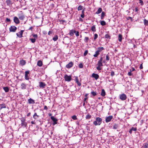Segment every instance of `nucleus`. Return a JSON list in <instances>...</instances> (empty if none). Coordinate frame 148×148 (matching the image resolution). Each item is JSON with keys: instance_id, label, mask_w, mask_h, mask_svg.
I'll return each instance as SVG.
<instances>
[{"instance_id": "6e6d98bb", "label": "nucleus", "mask_w": 148, "mask_h": 148, "mask_svg": "<svg viewBox=\"0 0 148 148\" xmlns=\"http://www.w3.org/2000/svg\"><path fill=\"white\" fill-rule=\"evenodd\" d=\"M75 82L77 81H79V80L77 77H75Z\"/></svg>"}, {"instance_id": "a878e982", "label": "nucleus", "mask_w": 148, "mask_h": 148, "mask_svg": "<svg viewBox=\"0 0 148 148\" xmlns=\"http://www.w3.org/2000/svg\"><path fill=\"white\" fill-rule=\"evenodd\" d=\"M101 95L103 97L104 96L106 95V92L104 89H102V90Z\"/></svg>"}, {"instance_id": "aec40b11", "label": "nucleus", "mask_w": 148, "mask_h": 148, "mask_svg": "<svg viewBox=\"0 0 148 148\" xmlns=\"http://www.w3.org/2000/svg\"><path fill=\"white\" fill-rule=\"evenodd\" d=\"M122 36L121 34H119L118 35V40L119 41L121 42L122 41Z\"/></svg>"}, {"instance_id": "de8ad7c7", "label": "nucleus", "mask_w": 148, "mask_h": 148, "mask_svg": "<svg viewBox=\"0 0 148 148\" xmlns=\"http://www.w3.org/2000/svg\"><path fill=\"white\" fill-rule=\"evenodd\" d=\"M72 119L74 120H76L77 119L76 116L75 115L73 116L72 117Z\"/></svg>"}, {"instance_id": "393cba45", "label": "nucleus", "mask_w": 148, "mask_h": 148, "mask_svg": "<svg viewBox=\"0 0 148 148\" xmlns=\"http://www.w3.org/2000/svg\"><path fill=\"white\" fill-rule=\"evenodd\" d=\"M39 116L37 115L36 113H35L34 115L33 116V118L35 119H36L37 118L39 117Z\"/></svg>"}, {"instance_id": "4d7b16f0", "label": "nucleus", "mask_w": 148, "mask_h": 148, "mask_svg": "<svg viewBox=\"0 0 148 148\" xmlns=\"http://www.w3.org/2000/svg\"><path fill=\"white\" fill-rule=\"evenodd\" d=\"M76 36L77 37H78L79 36V32L77 31L76 33Z\"/></svg>"}, {"instance_id": "f704fd0d", "label": "nucleus", "mask_w": 148, "mask_h": 148, "mask_svg": "<svg viewBox=\"0 0 148 148\" xmlns=\"http://www.w3.org/2000/svg\"><path fill=\"white\" fill-rule=\"evenodd\" d=\"M58 38V36L57 35H56L54 36L53 38V40L54 41H56Z\"/></svg>"}, {"instance_id": "1a4fd4ad", "label": "nucleus", "mask_w": 148, "mask_h": 148, "mask_svg": "<svg viewBox=\"0 0 148 148\" xmlns=\"http://www.w3.org/2000/svg\"><path fill=\"white\" fill-rule=\"evenodd\" d=\"M6 3L7 5L9 7H11L13 3L11 0H6Z\"/></svg>"}, {"instance_id": "9d476101", "label": "nucleus", "mask_w": 148, "mask_h": 148, "mask_svg": "<svg viewBox=\"0 0 148 148\" xmlns=\"http://www.w3.org/2000/svg\"><path fill=\"white\" fill-rule=\"evenodd\" d=\"M24 31L23 30H21L18 33L16 34L17 36L19 38H21L23 37V34Z\"/></svg>"}, {"instance_id": "bf43d9fd", "label": "nucleus", "mask_w": 148, "mask_h": 148, "mask_svg": "<svg viewBox=\"0 0 148 148\" xmlns=\"http://www.w3.org/2000/svg\"><path fill=\"white\" fill-rule=\"evenodd\" d=\"M87 99H88V97H85L84 98V102H86L87 103V101H86V100Z\"/></svg>"}, {"instance_id": "a18cd8bd", "label": "nucleus", "mask_w": 148, "mask_h": 148, "mask_svg": "<svg viewBox=\"0 0 148 148\" xmlns=\"http://www.w3.org/2000/svg\"><path fill=\"white\" fill-rule=\"evenodd\" d=\"M88 50H86L84 54V56H85L88 53Z\"/></svg>"}, {"instance_id": "9b49d317", "label": "nucleus", "mask_w": 148, "mask_h": 148, "mask_svg": "<svg viewBox=\"0 0 148 148\" xmlns=\"http://www.w3.org/2000/svg\"><path fill=\"white\" fill-rule=\"evenodd\" d=\"M73 65V63L72 62H70L68 64L66 65V67L67 69H70L72 67Z\"/></svg>"}, {"instance_id": "c9c22d12", "label": "nucleus", "mask_w": 148, "mask_h": 148, "mask_svg": "<svg viewBox=\"0 0 148 148\" xmlns=\"http://www.w3.org/2000/svg\"><path fill=\"white\" fill-rule=\"evenodd\" d=\"M83 8V7L81 5H79L77 8V10L78 11H80L82 10Z\"/></svg>"}, {"instance_id": "4be33fe9", "label": "nucleus", "mask_w": 148, "mask_h": 148, "mask_svg": "<svg viewBox=\"0 0 148 148\" xmlns=\"http://www.w3.org/2000/svg\"><path fill=\"white\" fill-rule=\"evenodd\" d=\"M102 11V9L101 8H99L97 11L96 12L95 14H98L100 13Z\"/></svg>"}, {"instance_id": "f3484780", "label": "nucleus", "mask_w": 148, "mask_h": 148, "mask_svg": "<svg viewBox=\"0 0 148 148\" xmlns=\"http://www.w3.org/2000/svg\"><path fill=\"white\" fill-rule=\"evenodd\" d=\"M27 84L25 83H22L21 84V89H25L26 88Z\"/></svg>"}, {"instance_id": "3c124183", "label": "nucleus", "mask_w": 148, "mask_h": 148, "mask_svg": "<svg viewBox=\"0 0 148 148\" xmlns=\"http://www.w3.org/2000/svg\"><path fill=\"white\" fill-rule=\"evenodd\" d=\"M76 83H77V85L79 86H80L81 85V83L80 82H79V81L76 82Z\"/></svg>"}, {"instance_id": "a211bd4d", "label": "nucleus", "mask_w": 148, "mask_h": 148, "mask_svg": "<svg viewBox=\"0 0 148 148\" xmlns=\"http://www.w3.org/2000/svg\"><path fill=\"white\" fill-rule=\"evenodd\" d=\"M39 84V86L40 88H44L45 86L46 85L45 84L44 82H40Z\"/></svg>"}, {"instance_id": "20e7f679", "label": "nucleus", "mask_w": 148, "mask_h": 148, "mask_svg": "<svg viewBox=\"0 0 148 148\" xmlns=\"http://www.w3.org/2000/svg\"><path fill=\"white\" fill-rule=\"evenodd\" d=\"M30 71H27L25 72V78L26 80H29V79Z\"/></svg>"}, {"instance_id": "5fc2aeb1", "label": "nucleus", "mask_w": 148, "mask_h": 148, "mask_svg": "<svg viewBox=\"0 0 148 148\" xmlns=\"http://www.w3.org/2000/svg\"><path fill=\"white\" fill-rule=\"evenodd\" d=\"M111 75L112 76H113L114 75V73L113 71H111Z\"/></svg>"}, {"instance_id": "603ef678", "label": "nucleus", "mask_w": 148, "mask_h": 148, "mask_svg": "<svg viewBox=\"0 0 148 148\" xmlns=\"http://www.w3.org/2000/svg\"><path fill=\"white\" fill-rule=\"evenodd\" d=\"M139 9L138 7H136L135 8V11L136 12H138L139 11Z\"/></svg>"}, {"instance_id": "052dcab7", "label": "nucleus", "mask_w": 148, "mask_h": 148, "mask_svg": "<svg viewBox=\"0 0 148 148\" xmlns=\"http://www.w3.org/2000/svg\"><path fill=\"white\" fill-rule=\"evenodd\" d=\"M143 64H140V69H143Z\"/></svg>"}, {"instance_id": "774afa93", "label": "nucleus", "mask_w": 148, "mask_h": 148, "mask_svg": "<svg viewBox=\"0 0 148 148\" xmlns=\"http://www.w3.org/2000/svg\"><path fill=\"white\" fill-rule=\"evenodd\" d=\"M33 27H30L29 29V30H31V31H32V30L33 29Z\"/></svg>"}, {"instance_id": "0e129e2a", "label": "nucleus", "mask_w": 148, "mask_h": 148, "mask_svg": "<svg viewBox=\"0 0 148 148\" xmlns=\"http://www.w3.org/2000/svg\"><path fill=\"white\" fill-rule=\"evenodd\" d=\"M139 3L141 4V5H143V2L142 1H141L139 2Z\"/></svg>"}, {"instance_id": "09e8293b", "label": "nucleus", "mask_w": 148, "mask_h": 148, "mask_svg": "<svg viewBox=\"0 0 148 148\" xmlns=\"http://www.w3.org/2000/svg\"><path fill=\"white\" fill-rule=\"evenodd\" d=\"M79 67L80 68H82L83 67V66L82 63H81L79 64Z\"/></svg>"}, {"instance_id": "ea45409f", "label": "nucleus", "mask_w": 148, "mask_h": 148, "mask_svg": "<svg viewBox=\"0 0 148 148\" xmlns=\"http://www.w3.org/2000/svg\"><path fill=\"white\" fill-rule=\"evenodd\" d=\"M91 94L93 96H95L97 95L96 92H94V91H92L91 92Z\"/></svg>"}, {"instance_id": "b1692460", "label": "nucleus", "mask_w": 148, "mask_h": 148, "mask_svg": "<svg viewBox=\"0 0 148 148\" xmlns=\"http://www.w3.org/2000/svg\"><path fill=\"white\" fill-rule=\"evenodd\" d=\"M20 63L21 66H23L26 64V62L25 60H22L20 61Z\"/></svg>"}, {"instance_id": "c03bdc74", "label": "nucleus", "mask_w": 148, "mask_h": 148, "mask_svg": "<svg viewBox=\"0 0 148 148\" xmlns=\"http://www.w3.org/2000/svg\"><path fill=\"white\" fill-rule=\"evenodd\" d=\"M32 36L34 38L37 39L38 38L37 35L36 34H32Z\"/></svg>"}, {"instance_id": "338daca9", "label": "nucleus", "mask_w": 148, "mask_h": 148, "mask_svg": "<svg viewBox=\"0 0 148 148\" xmlns=\"http://www.w3.org/2000/svg\"><path fill=\"white\" fill-rule=\"evenodd\" d=\"M85 10V8H84V9L82 11V14H84V11Z\"/></svg>"}, {"instance_id": "680f3d73", "label": "nucleus", "mask_w": 148, "mask_h": 148, "mask_svg": "<svg viewBox=\"0 0 148 148\" xmlns=\"http://www.w3.org/2000/svg\"><path fill=\"white\" fill-rule=\"evenodd\" d=\"M128 75L129 76H131L132 75V74L131 71L129 72L128 73Z\"/></svg>"}, {"instance_id": "7ed1b4c3", "label": "nucleus", "mask_w": 148, "mask_h": 148, "mask_svg": "<svg viewBox=\"0 0 148 148\" xmlns=\"http://www.w3.org/2000/svg\"><path fill=\"white\" fill-rule=\"evenodd\" d=\"M97 65V66L96 68L97 70L98 71L101 70L102 69L101 67L103 66L102 62L99 61L98 62Z\"/></svg>"}, {"instance_id": "4c0bfd02", "label": "nucleus", "mask_w": 148, "mask_h": 148, "mask_svg": "<svg viewBox=\"0 0 148 148\" xmlns=\"http://www.w3.org/2000/svg\"><path fill=\"white\" fill-rule=\"evenodd\" d=\"M144 148H148V143H144Z\"/></svg>"}, {"instance_id": "39448f33", "label": "nucleus", "mask_w": 148, "mask_h": 148, "mask_svg": "<svg viewBox=\"0 0 148 148\" xmlns=\"http://www.w3.org/2000/svg\"><path fill=\"white\" fill-rule=\"evenodd\" d=\"M64 79L66 81L70 82L72 79L71 75H65Z\"/></svg>"}, {"instance_id": "bb28decb", "label": "nucleus", "mask_w": 148, "mask_h": 148, "mask_svg": "<svg viewBox=\"0 0 148 148\" xmlns=\"http://www.w3.org/2000/svg\"><path fill=\"white\" fill-rule=\"evenodd\" d=\"M99 54L100 53L99 52V51H97L95 52V53L94 55L93 56L95 57H97Z\"/></svg>"}, {"instance_id": "79ce46f5", "label": "nucleus", "mask_w": 148, "mask_h": 148, "mask_svg": "<svg viewBox=\"0 0 148 148\" xmlns=\"http://www.w3.org/2000/svg\"><path fill=\"white\" fill-rule=\"evenodd\" d=\"M105 37L106 38H110V37L108 34H106L105 36Z\"/></svg>"}, {"instance_id": "2eb2a0df", "label": "nucleus", "mask_w": 148, "mask_h": 148, "mask_svg": "<svg viewBox=\"0 0 148 148\" xmlns=\"http://www.w3.org/2000/svg\"><path fill=\"white\" fill-rule=\"evenodd\" d=\"M28 102L29 104H34L35 103L34 100L31 98L28 99Z\"/></svg>"}, {"instance_id": "5701e85b", "label": "nucleus", "mask_w": 148, "mask_h": 148, "mask_svg": "<svg viewBox=\"0 0 148 148\" xmlns=\"http://www.w3.org/2000/svg\"><path fill=\"white\" fill-rule=\"evenodd\" d=\"M37 65L41 67L42 65V62L41 60H39L38 61L37 63Z\"/></svg>"}, {"instance_id": "473e14b6", "label": "nucleus", "mask_w": 148, "mask_h": 148, "mask_svg": "<svg viewBox=\"0 0 148 148\" xmlns=\"http://www.w3.org/2000/svg\"><path fill=\"white\" fill-rule=\"evenodd\" d=\"M100 24L102 26H105L106 25V23L105 21H101Z\"/></svg>"}, {"instance_id": "6ab92c4d", "label": "nucleus", "mask_w": 148, "mask_h": 148, "mask_svg": "<svg viewBox=\"0 0 148 148\" xmlns=\"http://www.w3.org/2000/svg\"><path fill=\"white\" fill-rule=\"evenodd\" d=\"M76 31L75 30H73V29L70 30L69 31V34L71 36H73L74 35V34L75 33Z\"/></svg>"}, {"instance_id": "7c9ffc66", "label": "nucleus", "mask_w": 148, "mask_h": 148, "mask_svg": "<svg viewBox=\"0 0 148 148\" xmlns=\"http://www.w3.org/2000/svg\"><path fill=\"white\" fill-rule=\"evenodd\" d=\"M91 116L88 114L86 116L85 118L86 119H90L91 118Z\"/></svg>"}, {"instance_id": "423d86ee", "label": "nucleus", "mask_w": 148, "mask_h": 148, "mask_svg": "<svg viewBox=\"0 0 148 148\" xmlns=\"http://www.w3.org/2000/svg\"><path fill=\"white\" fill-rule=\"evenodd\" d=\"M17 27L14 26H12L9 28L10 32H15L17 29Z\"/></svg>"}, {"instance_id": "13d9d810", "label": "nucleus", "mask_w": 148, "mask_h": 148, "mask_svg": "<svg viewBox=\"0 0 148 148\" xmlns=\"http://www.w3.org/2000/svg\"><path fill=\"white\" fill-rule=\"evenodd\" d=\"M80 16L82 18H84V14H82L80 15Z\"/></svg>"}, {"instance_id": "c85d7f7f", "label": "nucleus", "mask_w": 148, "mask_h": 148, "mask_svg": "<svg viewBox=\"0 0 148 148\" xmlns=\"http://www.w3.org/2000/svg\"><path fill=\"white\" fill-rule=\"evenodd\" d=\"M91 30L93 32H95L96 31V27L95 25H93L91 27Z\"/></svg>"}, {"instance_id": "f8f14e48", "label": "nucleus", "mask_w": 148, "mask_h": 148, "mask_svg": "<svg viewBox=\"0 0 148 148\" xmlns=\"http://www.w3.org/2000/svg\"><path fill=\"white\" fill-rule=\"evenodd\" d=\"M113 118V116L111 115L107 117L106 119V123L110 121Z\"/></svg>"}, {"instance_id": "4468645a", "label": "nucleus", "mask_w": 148, "mask_h": 148, "mask_svg": "<svg viewBox=\"0 0 148 148\" xmlns=\"http://www.w3.org/2000/svg\"><path fill=\"white\" fill-rule=\"evenodd\" d=\"M92 77L94 78L96 80H97L99 77V76L98 74L95 73H93L92 74Z\"/></svg>"}, {"instance_id": "0eeeda50", "label": "nucleus", "mask_w": 148, "mask_h": 148, "mask_svg": "<svg viewBox=\"0 0 148 148\" xmlns=\"http://www.w3.org/2000/svg\"><path fill=\"white\" fill-rule=\"evenodd\" d=\"M127 97L126 95L124 94H123L121 95L119 97L120 99L123 101L126 100L127 99Z\"/></svg>"}, {"instance_id": "dca6fc26", "label": "nucleus", "mask_w": 148, "mask_h": 148, "mask_svg": "<svg viewBox=\"0 0 148 148\" xmlns=\"http://www.w3.org/2000/svg\"><path fill=\"white\" fill-rule=\"evenodd\" d=\"M25 18V15L23 14H19L18 16V18L21 20H23Z\"/></svg>"}, {"instance_id": "e433bc0d", "label": "nucleus", "mask_w": 148, "mask_h": 148, "mask_svg": "<svg viewBox=\"0 0 148 148\" xmlns=\"http://www.w3.org/2000/svg\"><path fill=\"white\" fill-rule=\"evenodd\" d=\"M89 38L87 37H86L84 39V41L86 43H87L88 42Z\"/></svg>"}, {"instance_id": "37998d69", "label": "nucleus", "mask_w": 148, "mask_h": 148, "mask_svg": "<svg viewBox=\"0 0 148 148\" xmlns=\"http://www.w3.org/2000/svg\"><path fill=\"white\" fill-rule=\"evenodd\" d=\"M30 40H31L32 42L33 43H34L36 41L35 38H30Z\"/></svg>"}, {"instance_id": "a19ab883", "label": "nucleus", "mask_w": 148, "mask_h": 148, "mask_svg": "<svg viewBox=\"0 0 148 148\" xmlns=\"http://www.w3.org/2000/svg\"><path fill=\"white\" fill-rule=\"evenodd\" d=\"M98 35L97 34H94V40H96L97 39V38H98Z\"/></svg>"}, {"instance_id": "49530a36", "label": "nucleus", "mask_w": 148, "mask_h": 148, "mask_svg": "<svg viewBox=\"0 0 148 148\" xmlns=\"http://www.w3.org/2000/svg\"><path fill=\"white\" fill-rule=\"evenodd\" d=\"M106 60L107 61H109L110 60V57L108 55L106 56Z\"/></svg>"}, {"instance_id": "2f4dec72", "label": "nucleus", "mask_w": 148, "mask_h": 148, "mask_svg": "<svg viewBox=\"0 0 148 148\" xmlns=\"http://www.w3.org/2000/svg\"><path fill=\"white\" fill-rule=\"evenodd\" d=\"M105 15V12H102L101 14V19H103L104 16Z\"/></svg>"}, {"instance_id": "58836bf2", "label": "nucleus", "mask_w": 148, "mask_h": 148, "mask_svg": "<svg viewBox=\"0 0 148 148\" xmlns=\"http://www.w3.org/2000/svg\"><path fill=\"white\" fill-rule=\"evenodd\" d=\"M118 125L117 124H115L113 126V128L115 129H117L118 128Z\"/></svg>"}, {"instance_id": "6e6552de", "label": "nucleus", "mask_w": 148, "mask_h": 148, "mask_svg": "<svg viewBox=\"0 0 148 148\" xmlns=\"http://www.w3.org/2000/svg\"><path fill=\"white\" fill-rule=\"evenodd\" d=\"M51 119L53 122V124L55 125L57 123L58 119L56 118H55L53 116H51Z\"/></svg>"}, {"instance_id": "f257e3e1", "label": "nucleus", "mask_w": 148, "mask_h": 148, "mask_svg": "<svg viewBox=\"0 0 148 148\" xmlns=\"http://www.w3.org/2000/svg\"><path fill=\"white\" fill-rule=\"evenodd\" d=\"M102 119L99 117H97L96 121H94L93 124L95 125H100L101 123Z\"/></svg>"}, {"instance_id": "ddd939ff", "label": "nucleus", "mask_w": 148, "mask_h": 148, "mask_svg": "<svg viewBox=\"0 0 148 148\" xmlns=\"http://www.w3.org/2000/svg\"><path fill=\"white\" fill-rule=\"evenodd\" d=\"M13 20L14 22L16 24H18L20 23L19 18L16 16H14V17Z\"/></svg>"}, {"instance_id": "864d4df0", "label": "nucleus", "mask_w": 148, "mask_h": 148, "mask_svg": "<svg viewBox=\"0 0 148 148\" xmlns=\"http://www.w3.org/2000/svg\"><path fill=\"white\" fill-rule=\"evenodd\" d=\"M5 21L7 22H10V20L8 18H6V19Z\"/></svg>"}, {"instance_id": "c756f323", "label": "nucleus", "mask_w": 148, "mask_h": 148, "mask_svg": "<svg viewBox=\"0 0 148 148\" xmlns=\"http://www.w3.org/2000/svg\"><path fill=\"white\" fill-rule=\"evenodd\" d=\"M104 49V48L103 47H99L98 48V50L97 51L100 53Z\"/></svg>"}, {"instance_id": "f03ea898", "label": "nucleus", "mask_w": 148, "mask_h": 148, "mask_svg": "<svg viewBox=\"0 0 148 148\" xmlns=\"http://www.w3.org/2000/svg\"><path fill=\"white\" fill-rule=\"evenodd\" d=\"M21 126H24L25 127L27 126V123L25 122L26 120L23 117H22L21 119Z\"/></svg>"}, {"instance_id": "8fccbe9b", "label": "nucleus", "mask_w": 148, "mask_h": 148, "mask_svg": "<svg viewBox=\"0 0 148 148\" xmlns=\"http://www.w3.org/2000/svg\"><path fill=\"white\" fill-rule=\"evenodd\" d=\"M131 129L132 131L136 132L137 130V128L136 127L134 128L133 127H132L131 128Z\"/></svg>"}, {"instance_id": "cd10ccee", "label": "nucleus", "mask_w": 148, "mask_h": 148, "mask_svg": "<svg viewBox=\"0 0 148 148\" xmlns=\"http://www.w3.org/2000/svg\"><path fill=\"white\" fill-rule=\"evenodd\" d=\"M3 89L6 92H8L9 91V88L8 87H3Z\"/></svg>"}, {"instance_id": "72a5a7b5", "label": "nucleus", "mask_w": 148, "mask_h": 148, "mask_svg": "<svg viewBox=\"0 0 148 148\" xmlns=\"http://www.w3.org/2000/svg\"><path fill=\"white\" fill-rule=\"evenodd\" d=\"M143 22L145 26H146L148 25V21L146 19H145L143 20Z\"/></svg>"}, {"instance_id": "e2e57ef3", "label": "nucleus", "mask_w": 148, "mask_h": 148, "mask_svg": "<svg viewBox=\"0 0 148 148\" xmlns=\"http://www.w3.org/2000/svg\"><path fill=\"white\" fill-rule=\"evenodd\" d=\"M44 109L46 110H47L48 108L47 106H44Z\"/></svg>"}, {"instance_id": "412c9836", "label": "nucleus", "mask_w": 148, "mask_h": 148, "mask_svg": "<svg viewBox=\"0 0 148 148\" xmlns=\"http://www.w3.org/2000/svg\"><path fill=\"white\" fill-rule=\"evenodd\" d=\"M0 110H1L2 108H6V106L5 104L3 103L2 104H0Z\"/></svg>"}, {"instance_id": "69168bd1", "label": "nucleus", "mask_w": 148, "mask_h": 148, "mask_svg": "<svg viewBox=\"0 0 148 148\" xmlns=\"http://www.w3.org/2000/svg\"><path fill=\"white\" fill-rule=\"evenodd\" d=\"M103 61V58L102 57L101 58L100 60H99V61L102 62Z\"/></svg>"}]
</instances>
